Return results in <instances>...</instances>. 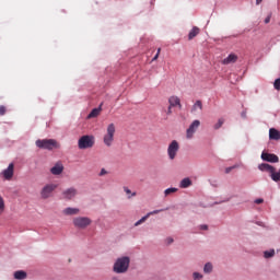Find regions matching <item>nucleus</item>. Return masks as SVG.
<instances>
[{"label": "nucleus", "mask_w": 280, "mask_h": 280, "mask_svg": "<svg viewBox=\"0 0 280 280\" xmlns=\"http://www.w3.org/2000/svg\"><path fill=\"white\" fill-rule=\"evenodd\" d=\"M233 78H235V72H231L230 73V82H232V84H233Z\"/></svg>", "instance_id": "nucleus-37"}, {"label": "nucleus", "mask_w": 280, "mask_h": 280, "mask_svg": "<svg viewBox=\"0 0 280 280\" xmlns=\"http://www.w3.org/2000/svg\"><path fill=\"white\" fill-rule=\"evenodd\" d=\"M178 191V188H167L164 190V196H170L171 194H176Z\"/></svg>", "instance_id": "nucleus-27"}, {"label": "nucleus", "mask_w": 280, "mask_h": 280, "mask_svg": "<svg viewBox=\"0 0 280 280\" xmlns=\"http://www.w3.org/2000/svg\"><path fill=\"white\" fill-rule=\"evenodd\" d=\"M160 54H161V48H159V49H158V52H156V55L153 57V59H152V60H158V59H159Z\"/></svg>", "instance_id": "nucleus-34"}, {"label": "nucleus", "mask_w": 280, "mask_h": 280, "mask_svg": "<svg viewBox=\"0 0 280 280\" xmlns=\"http://www.w3.org/2000/svg\"><path fill=\"white\" fill-rule=\"evenodd\" d=\"M269 139L273 140V141H279V139H280V131L275 129V128H271L269 130Z\"/></svg>", "instance_id": "nucleus-16"}, {"label": "nucleus", "mask_w": 280, "mask_h": 280, "mask_svg": "<svg viewBox=\"0 0 280 280\" xmlns=\"http://www.w3.org/2000/svg\"><path fill=\"white\" fill-rule=\"evenodd\" d=\"M213 270V265H211V262H207L203 267V272H206L207 275H209L210 272H212Z\"/></svg>", "instance_id": "nucleus-24"}, {"label": "nucleus", "mask_w": 280, "mask_h": 280, "mask_svg": "<svg viewBox=\"0 0 280 280\" xmlns=\"http://www.w3.org/2000/svg\"><path fill=\"white\" fill-rule=\"evenodd\" d=\"M37 148H40L42 150H54L56 148H60V144H58V141L54 139H43V140H36Z\"/></svg>", "instance_id": "nucleus-3"}, {"label": "nucleus", "mask_w": 280, "mask_h": 280, "mask_svg": "<svg viewBox=\"0 0 280 280\" xmlns=\"http://www.w3.org/2000/svg\"><path fill=\"white\" fill-rule=\"evenodd\" d=\"M198 128H200V120H194L186 130V137L188 139H194V135H196V130H198Z\"/></svg>", "instance_id": "nucleus-8"}, {"label": "nucleus", "mask_w": 280, "mask_h": 280, "mask_svg": "<svg viewBox=\"0 0 280 280\" xmlns=\"http://www.w3.org/2000/svg\"><path fill=\"white\" fill-rule=\"evenodd\" d=\"M275 255V249L264 252L265 259H270Z\"/></svg>", "instance_id": "nucleus-26"}, {"label": "nucleus", "mask_w": 280, "mask_h": 280, "mask_svg": "<svg viewBox=\"0 0 280 280\" xmlns=\"http://www.w3.org/2000/svg\"><path fill=\"white\" fill-rule=\"evenodd\" d=\"M233 170H235V166H230L225 168V174H231V172H233Z\"/></svg>", "instance_id": "nucleus-32"}, {"label": "nucleus", "mask_w": 280, "mask_h": 280, "mask_svg": "<svg viewBox=\"0 0 280 280\" xmlns=\"http://www.w3.org/2000/svg\"><path fill=\"white\" fill-rule=\"evenodd\" d=\"M65 215H78L80 213V209L78 208H66L63 210Z\"/></svg>", "instance_id": "nucleus-18"}, {"label": "nucleus", "mask_w": 280, "mask_h": 280, "mask_svg": "<svg viewBox=\"0 0 280 280\" xmlns=\"http://www.w3.org/2000/svg\"><path fill=\"white\" fill-rule=\"evenodd\" d=\"M2 175L5 180H11L12 176H14V163L9 164L8 168L2 172Z\"/></svg>", "instance_id": "nucleus-11"}, {"label": "nucleus", "mask_w": 280, "mask_h": 280, "mask_svg": "<svg viewBox=\"0 0 280 280\" xmlns=\"http://www.w3.org/2000/svg\"><path fill=\"white\" fill-rule=\"evenodd\" d=\"M106 174H108V172L106 171V168H102L100 176H106Z\"/></svg>", "instance_id": "nucleus-33"}, {"label": "nucleus", "mask_w": 280, "mask_h": 280, "mask_svg": "<svg viewBox=\"0 0 280 280\" xmlns=\"http://www.w3.org/2000/svg\"><path fill=\"white\" fill-rule=\"evenodd\" d=\"M270 19H272V14H269V15L265 19V23H266V24L270 23Z\"/></svg>", "instance_id": "nucleus-35"}, {"label": "nucleus", "mask_w": 280, "mask_h": 280, "mask_svg": "<svg viewBox=\"0 0 280 280\" xmlns=\"http://www.w3.org/2000/svg\"><path fill=\"white\" fill-rule=\"evenodd\" d=\"M262 202H264V199H256V200H255V203H256V205H261Z\"/></svg>", "instance_id": "nucleus-39"}, {"label": "nucleus", "mask_w": 280, "mask_h": 280, "mask_svg": "<svg viewBox=\"0 0 280 280\" xmlns=\"http://www.w3.org/2000/svg\"><path fill=\"white\" fill-rule=\"evenodd\" d=\"M57 188H58V185H56V184L46 185L40 191L42 198H44V200H47V198H49V196H51L52 191L56 190Z\"/></svg>", "instance_id": "nucleus-7"}, {"label": "nucleus", "mask_w": 280, "mask_h": 280, "mask_svg": "<svg viewBox=\"0 0 280 280\" xmlns=\"http://www.w3.org/2000/svg\"><path fill=\"white\" fill-rule=\"evenodd\" d=\"M192 277H194V280H200V279H202V275H201V273H198V272H194V273H192Z\"/></svg>", "instance_id": "nucleus-30"}, {"label": "nucleus", "mask_w": 280, "mask_h": 280, "mask_svg": "<svg viewBox=\"0 0 280 280\" xmlns=\"http://www.w3.org/2000/svg\"><path fill=\"white\" fill-rule=\"evenodd\" d=\"M200 229H201V231H207V229H209V225H207V224L200 225Z\"/></svg>", "instance_id": "nucleus-38"}, {"label": "nucleus", "mask_w": 280, "mask_h": 280, "mask_svg": "<svg viewBox=\"0 0 280 280\" xmlns=\"http://www.w3.org/2000/svg\"><path fill=\"white\" fill-rule=\"evenodd\" d=\"M14 279H16V280L27 279V272H25L23 270L15 271Z\"/></svg>", "instance_id": "nucleus-20"}, {"label": "nucleus", "mask_w": 280, "mask_h": 280, "mask_svg": "<svg viewBox=\"0 0 280 280\" xmlns=\"http://www.w3.org/2000/svg\"><path fill=\"white\" fill-rule=\"evenodd\" d=\"M179 150H180V144H178V141L173 140L167 148V154H168L170 161H174V159H176Z\"/></svg>", "instance_id": "nucleus-5"}, {"label": "nucleus", "mask_w": 280, "mask_h": 280, "mask_svg": "<svg viewBox=\"0 0 280 280\" xmlns=\"http://www.w3.org/2000/svg\"><path fill=\"white\" fill-rule=\"evenodd\" d=\"M5 213V199L0 195V215Z\"/></svg>", "instance_id": "nucleus-22"}, {"label": "nucleus", "mask_w": 280, "mask_h": 280, "mask_svg": "<svg viewBox=\"0 0 280 280\" xmlns=\"http://www.w3.org/2000/svg\"><path fill=\"white\" fill-rule=\"evenodd\" d=\"M273 86H275L276 91H280V78L276 79Z\"/></svg>", "instance_id": "nucleus-29"}, {"label": "nucleus", "mask_w": 280, "mask_h": 280, "mask_svg": "<svg viewBox=\"0 0 280 280\" xmlns=\"http://www.w3.org/2000/svg\"><path fill=\"white\" fill-rule=\"evenodd\" d=\"M65 172V166L62 165V163H56L55 166H52L50 168V173L54 175V176H60V174Z\"/></svg>", "instance_id": "nucleus-12"}, {"label": "nucleus", "mask_w": 280, "mask_h": 280, "mask_svg": "<svg viewBox=\"0 0 280 280\" xmlns=\"http://www.w3.org/2000/svg\"><path fill=\"white\" fill-rule=\"evenodd\" d=\"M179 187L180 189H187V187H191V179L189 177L182 179Z\"/></svg>", "instance_id": "nucleus-19"}, {"label": "nucleus", "mask_w": 280, "mask_h": 280, "mask_svg": "<svg viewBox=\"0 0 280 280\" xmlns=\"http://www.w3.org/2000/svg\"><path fill=\"white\" fill-rule=\"evenodd\" d=\"M168 104L173 108H176V106H178L179 109L183 108V105L180 104V98L178 96H171L168 98Z\"/></svg>", "instance_id": "nucleus-13"}, {"label": "nucleus", "mask_w": 280, "mask_h": 280, "mask_svg": "<svg viewBox=\"0 0 280 280\" xmlns=\"http://www.w3.org/2000/svg\"><path fill=\"white\" fill-rule=\"evenodd\" d=\"M264 0H256L257 5H259V3H261Z\"/></svg>", "instance_id": "nucleus-41"}, {"label": "nucleus", "mask_w": 280, "mask_h": 280, "mask_svg": "<svg viewBox=\"0 0 280 280\" xmlns=\"http://www.w3.org/2000/svg\"><path fill=\"white\" fill-rule=\"evenodd\" d=\"M91 222V219L88 217H78L73 219V224L77 229H86V226H90Z\"/></svg>", "instance_id": "nucleus-6"}, {"label": "nucleus", "mask_w": 280, "mask_h": 280, "mask_svg": "<svg viewBox=\"0 0 280 280\" xmlns=\"http://www.w3.org/2000/svg\"><path fill=\"white\" fill-rule=\"evenodd\" d=\"M237 55L230 54L225 59L222 60L223 65H234V62H237Z\"/></svg>", "instance_id": "nucleus-15"}, {"label": "nucleus", "mask_w": 280, "mask_h": 280, "mask_svg": "<svg viewBox=\"0 0 280 280\" xmlns=\"http://www.w3.org/2000/svg\"><path fill=\"white\" fill-rule=\"evenodd\" d=\"M200 34V28L194 26L192 30L188 34V40H194Z\"/></svg>", "instance_id": "nucleus-17"}, {"label": "nucleus", "mask_w": 280, "mask_h": 280, "mask_svg": "<svg viewBox=\"0 0 280 280\" xmlns=\"http://www.w3.org/2000/svg\"><path fill=\"white\" fill-rule=\"evenodd\" d=\"M161 211L163 210H154L149 212L147 215L142 217L139 221H137L135 223V226H139V224H143V222H145V220H148V218H150V215H156V213H161Z\"/></svg>", "instance_id": "nucleus-14"}, {"label": "nucleus", "mask_w": 280, "mask_h": 280, "mask_svg": "<svg viewBox=\"0 0 280 280\" xmlns=\"http://www.w3.org/2000/svg\"><path fill=\"white\" fill-rule=\"evenodd\" d=\"M100 113H102V107L92 109V112L88 115V119H93L100 116Z\"/></svg>", "instance_id": "nucleus-21"}, {"label": "nucleus", "mask_w": 280, "mask_h": 280, "mask_svg": "<svg viewBox=\"0 0 280 280\" xmlns=\"http://www.w3.org/2000/svg\"><path fill=\"white\" fill-rule=\"evenodd\" d=\"M79 150H89L95 145V137L82 136L78 141Z\"/></svg>", "instance_id": "nucleus-4"}, {"label": "nucleus", "mask_w": 280, "mask_h": 280, "mask_svg": "<svg viewBox=\"0 0 280 280\" xmlns=\"http://www.w3.org/2000/svg\"><path fill=\"white\" fill-rule=\"evenodd\" d=\"M198 108H199V110H202V101H196V103L192 106L191 112L194 113V112L198 110Z\"/></svg>", "instance_id": "nucleus-23"}, {"label": "nucleus", "mask_w": 280, "mask_h": 280, "mask_svg": "<svg viewBox=\"0 0 280 280\" xmlns=\"http://www.w3.org/2000/svg\"><path fill=\"white\" fill-rule=\"evenodd\" d=\"M128 268H130V257L122 256L116 259L113 270L116 275H124V272H128Z\"/></svg>", "instance_id": "nucleus-1"}, {"label": "nucleus", "mask_w": 280, "mask_h": 280, "mask_svg": "<svg viewBox=\"0 0 280 280\" xmlns=\"http://www.w3.org/2000/svg\"><path fill=\"white\" fill-rule=\"evenodd\" d=\"M224 125V118H220L218 122L213 126L214 130H220L222 126Z\"/></svg>", "instance_id": "nucleus-25"}, {"label": "nucleus", "mask_w": 280, "mask_h": 280, "mask_svg": "<svg viewBox=\"0 0 280 280\" xmlns=\"http://www.w3.org/2000/svg\"><path fill=\"white\" fill-rule=\"evenodd\" d=\"M0 115H5V106H0Z\"/></svg>", "instance_id": "nucleus-36"}, {"label": "nucleus", "mask_w": 280, "mask_h": 280, "mask_svg": "<svg viewBox=\"0 0 280 280\" xmlns=\"http://www.w3.org/2000/svg\"><path fill=\"white\" fill-rule=\"evenodd\" d=\"M261 160L266 161L267 163H279V156L275 153H261Z\"/></svg>", "instance_id": "nucleus-9"}, {"label": "nucleus", "mask_w": 280, "mask_h": 280, "mask_svg": "<svg viewBox=\"0 0 280 280\" xmlns=\"http://www.w3.org/2000/svg\"><path fill=\"white\" fill-rule=\"evenodd\" d=\"M78 196V190L75 188H68L62 191L63 200H73Z\"/></svg>", "instance_id": "nucleus-10"}, {"label": "nucleus", "mask_w": 280, "mask_h": 280, "mask_svg": "<svg viewBox=\"0 0 280 280\" xmlns=\"http://www.w3.org/2000/svg\"><path fill=\"white\" fill-rule=\"evenodd\" d=\"M172 108H174V107H172L171 105H168V107H167V109H165L164 110V113H166V115H167V117H170V115H172Z\"/></svg>", "instance_id": "nucleus-31"}, {"label": "nucleus", "mask_w": 280, "mask_h": 280, "mask_svg": "<svg viewBox=\"0 0 280 280\" xmlns=\"http://www.w3.org/2000/svg\"><path fill=\"white\" fill-rule=\"evenodd\" d=\"M115 124L112 122L107 126L106 133L103 137V143H105L107 148H110V145H113V141H115Z\"/></svg>", "instance_id": "nucleus-2"}, {"label": "nucleus", "mask_w": 280, "mask_h": 280, "mask_svg": "<svg viewBox=\"0 0 280 280\" xmlns=\"http://www.w3.org/2000/svg\"><path fill=\"white\" fill-rule=\"evenodd\" d=\"M124 191L127 194L128 198H132V196H137V192H132L128 187H124Z\"/></svg>", "instance_id": "nucleus-28"}, {"label": "nucleus", "mask_w": 280, "mask_h": 280, "mask_svg": "<svg viewBox=\"0 0 280 280\" xmlns=\"http://www.w3.org/2000/svg\"><path fill=\"white\" fill-rule=\"evenodd\" d=\"M166 242H167V244H173L174 243V238L168 237V238H166Z\"/></svg>", "instance_id": "nucleus-40"}]
</instances>
